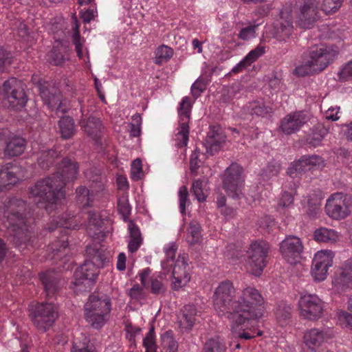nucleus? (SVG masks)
I'll return each mask as SVG.
<instances>
[{"label":"nucleus","instance_id":"423d86ee","mask_svg":"<svg viewBox=\"0 0 352 352\" xmlns=\"http://www.w3.org/2000/svg\"><path fill=\"white\" fill-rule=\"evenodd\" d=\"M111 309L109 296L91 294L85 305V317L87 322L94 329H100L109 320Z\"/></svg>","mask_w":352,"mask_h":352},{"label":"nucleus","instance_id":"a211bd4d","mask_svg":"<svg viewBox=\"0 0 352 352\" xmlns=\"http://www.w3.org/2000/svg\"><path fill=\"white\" fill-rule=\"evenodd\" d=\"M88 224L87 232L92 238L100 239L106 236L109 232L110 221L94 210H89L87 212Z\"/></svg>","mask_w":352,"mask_h":352},{"label":"nucleus","instance_id":"0eeeda50","mask_svg":"<svg viewBox=\"0 0 352 352\" xmlns=\"http://www.w3.org/2000/svg\"><path fill=\"white\" fill-rule=\"evenodd\" d=\"M235 289L230 280H224L219 283L213 295L214 307L220 316H225L234 321Z\"/></svg>","mask_w":352,"mask_h":352},{"label":"nucleus","instance_id":"39448f33","mask_svg":"<svg viewBox=\"0 0 352 352\" xmlns=\"http://www.w3.org/2000/svg\"><path fill=\"white\" fill-rule=\"evenodd\" d=\"M87 251L91 255V259L85 261L84 263L76 270L74 274V280L72 282L74 286L92 284L98 277V269L102 267L107 262V258L102 250L89 248Z\"/></svg>","mask_w":352,"mask_h":352},{"label":"nucleus","instance_id":"a18cd8bd","mask_svg":"<svg viewBox=\"0 0 352 352\" xmlns=\"http://www.w3.org/2000/svg\"><path fill=\"white\" fill-rule=\"evenodd\" d=\"M118 210L119 213L122 215L124 221H127L130 214L131 208L129 204V201L125 196L120 197L118 200Z\"/></svg>","mask_w":352,"mask_h":352},{"label":"nucleus","instance_id":"69168bd1","mask_svg":"<svg viewBox=\"0 0 352 352\" xmlns=\"http://www.w3.org/2000/svg\"><path fill=\"white\" fill-rule=\"evenodd\" d=\"M177 249V246L175 243L170 244L169 247L166 250V260H168L172 263L175 261V256Z\"/></svg>","mask_w":352,"mask_h":352},{"label":"nucleus","instance_id":"c756f323","mask_svg":"<svg viewBox=\"0 0 352 352\" xmlns=\"http://www.w3.org/2000/svg\"><path fill=\"white\" fill-rule=\"evenodd\" d=\"M12 163H8L0 167V192L7 189L8 186L14 185L17 182V177L12 168Z\"/></svg>","mask_w":352,"mask_h":352},{"label":"nucleus","instance_id":"bb28decb","mask_svg":"<svg viewBox=\"0 0 352 352\" xmlns=\"http://www.w3.org/2000/svg\"><path fill=\"white\" fill-rule=\"evenodd\" d=\"M333 283L335 287L344 290L352 285V260L346 261L340 267L336 275Z\"/></svg>","mask_w":352,"mask_h":352},{"label":"nucleus","instance_id":"dca6fc26","mask_svg":"<svg viewBox=\"0 0 352 352\" xmlns=\"http://www.w3.org/2000/svg\"><path fill=\"white\" fill-rule=\"evenodd\" d=\"M301 315L310 320L320 318L323 313V302L316 295L302 296L298 302Z\"/></svg>","mask_w":352,"mask_h":352},{"label":"nucleus","instance_id":"9b49d317","mask_svg":"<svg viewBox=\"0 0 352 352\" xmlns=\"http://www.w3.org/2000/svg\"><path fill=\"white\" fill-rule=\"evenodd\" d=\"M270 250V245L265 241L252 242L247 251L248 262L252 274L259 276L267 265V258Z\"/></svg>","mask_w":352,"mask_h":352},{"label":"nucleus","instance_id":"1a4fd4ad","mask_svg":"<svg viewBox=\"0 0 352 352\" xmlns=\"http://www.w3.org/2000/svg\"><path fill=\"white\" fill-rule=\"evenodd\" d=\"M58 317V308L52 302L38 303L31 313L34 325L43 332L47 331Z\"/></svg>","mask_w":352,"mask_h":352},{"label":"nucleus","instance_id":"7c9ffc66","mask_svg":"<svg viewBox=\"0 0 352 352\" xmlns=\"http://www.w3.org/2000/svg\"><path fill=\"white\" fill-rule=\"evenodd\" d=\"M197 309L193 305H187L182 309V314L179 319L180 327L190 329L196 320Z\"/></svg>","mask_w":352,"mask_h":352},{"label":"nucleus","instance_id":"e2e57ef3","mask_svg":"<svg viewBox=\"0 0 352 352\" xmlns=\"http://www.w3.org/2000/svg\"><path fill=\"white\" fill-rule=\"evenodd\" d=\"M294 201L293 195L290 192H285L283 194L281 199L278 202V205L281 207H287Z\"/></svg>","mask_w":352,"mask_h":352},{"label":"nucleus","instance_id":"5fc2aeb1","mask_svg":"<svg viewBox=\"0 0 352 352\" xmlns=\"http://www.w3.org/2000/svg\"><path fill=\"white\" fill-rule=\"evenodd\" d=\"M258 25H249L241 30L239 34V38L243 41L249 40L255 37L256 30Z\"/></svg>","mask_w":352,"mask_h":352},{"label":"nucleus","instance_id":"de8ad7c7","mask_svg":"<svg viewBox=\"0 0 352 352\" xmlns=\"http://www.w3.org/2000/svg\"><path fill=\"white\" fill-rule=\"evenodd\" d=\"M342 2L343 0H323L322 10L327 14L336 12L341 7Z\"/></svg>","mask_w":352,"mask_h":352},{"label":"nucleus","instance_id":"20e7f679","mask_svg":"<svg viewBox=\"0 0 352 352\" xmlns=\"http://www.w3.org/2000/svg\"><path fill=\"white\" fill-rule=\"evenodd\" d=\"M336 51L322 44L309 49V54L303 58L301 65L296 67L295 73L305 76L324 70L336 58Z\"/></svg>","mask_w":352,"mask_h":352},{"label":"nucleus","instance_id":"c03bdc74","mask_svg":"<svg viewBox=\"0 0 352 352\" xmlns=\"http://www.w3.org/2000/svg\"><path fill=\"white\" fill-rule=\"evenodd\" d=\"M204 352H225L226 346L219 338H211L204 346Z\"/></svg>","mask_w":352,"mask_h":352},{"label":"nucleus","instance_id":"79ce46f5","mask_svg":"<svg viewBox=\"0 0 352 352\" xmlns=\"http://www.w3.org/2000/svg\"><path fill=\"white\" fill-rule=\"evenodd\" d=\"M66 58L57 47H53L47 54V60L53 65H62Z\"/></svg>","mask_w":352,"mask_h":352},{"label":"nucleus","instance_id":"338daca9","mask_svg":"<svg viewBox=\"0 0 352 352\" xmlns=\"http://www.w3.org/2000/svg\"><path fill=\"white\" fill-rule=\"evenodd\" d=\"M97 11L94 9H87L85 12H81V17L85 23H89L96 16Z\"/></svg>","mask_w":352,"mask_h":352},{"label":"nucleus","instance_id":"603ef678","mask_svg":"<svg viewBox=\"0 0 352 352\" xmlns=\"http://www.w3.org/2000/svg\"><path fill=\"white\" fill-rule=\"evenodd\" d=\"M206 89V84L203 78H199L191 87V94L196 99Z\"/></svg>","mask_w":352,"mask_h":352},{"label":"nucleus","instance_id":"473e14b6","mask_svg":"<svg viewBox=\"0 0 352 352\" xmlns=\"http://www.w3.org/2000/svg\"><path fill=\"white\" fill-rule=\"evenodd\" d=\"M129 230L130 232V241L128 244L129 252L133 253L138 250L142 242L141 233L138 227L133 222L129 223Z\"/></svg>","mask_w":352,"mask_h":352},{"label":"nucleus","instance_id":"774afa93","mask_svg":"<svg viewBox=\"0 0 352 352\" xmlns=\"http://www.w3.org/2000/svg\"><path fill=\"white\" fill-rule=\"evenodd\" d=\"M199 166L198 154L195 152L192 154L190 160V169L191 173H196Z\"/></svg>","mask_w":352,"mask_h":352},{"label":"nucleus","instance_id":"680f3d73","mask_svg":"<svg viewBox=\"0 0 352 352\" xmlns=\"http://www.w3.org/2000/svg\"><path fill=\"white\" fill-rule=\"evenodd\" d=\"M142 172V161L139 158H137L132 163L131 174L133 177H135L136 179H140V175Z\"/></svg>","mask_w":352,"mask_h":352},{"label":"nucleus","instance_id":"5701e85b","mask_svg":"<svg viewBox=\"0 0 352 352\" xmlns=\"http://www.w3.org/2000/svg\"><path fill=\"white\" fill-rule=\"evenodd\" d=\"M37 88L41 98L50 109L59 107L60 102L59 92L52 83L46 81L38 82Z\"/></svg>","mask_w":352,"mask_h":352},{"label":"nucleus","instance_id":"f03ea898","mask_svg":"<svg viewBox=\"0 0 352 352\" xmlns=\"http://www.w3.org/2000/svg\"><path fill=\"white\" fill-rule=\"evenodd\" d=\"M4 215L14 243L20 246L30 241L31 231L28 225V217L30 212L28 210L26 202L16 197L10 199L6 204Z\"/></svg>","mask_w":352,"mask_h":352},{"label":"nucleus","instance_id":"c85d7f7f","mask_svg":"<svg viewBox=\"0 0 352 352\" xmlns=\"http://www.w3.org/2000/svg\"><path fill=\"white\" fill-rule=\"evenodd\" d=\"M329 335L318 329H311L304 335V341L308 348L314 352L321 346L325 340L329 338Z\"/></svg>","mask_w":352,"mask_h":352},{"label":"nucleus","instance_id":"393cba45","mask_svg":"<svg viewBox=\"0 0 352 352\" xmlns=\"http://www.w3.org/2000/svg\"><path fill=\"white\" fill-rule=\"evenodd\" d=\"M292 11L291 5L284 6L280 12V18L274 23L276 34H282L280 35V37H288L291 34L293 28Z\"/></svg>","mask_w":352,"mask_h":352},{"label":"nucleus","instance_id":"ddd939ff","mask_svg":"<svg viewBox=\"0 0 352 352\" xmlns=\"http://www.w3.org/2000/svg\"><path fill=\"white\" fill-rule=\"evenodd\" d=\"M192 104L189 97H184L180 107L178 109L179 114V123L177 129L178 132L176 134L177 145L179 147L187 145L189 137V126L188 122L190 116V110Z\"/></svg>","mask_w":352,"mask_h":352},{"label":"nucleus","instance_id":"4d7b16f0","mask_svg":"<svg viewBox=\"0 0 352 352\" xmlns=\"http://www.w3.org/2000/svg\"><path fill=\"white\" fill-rule=\"evenodd\" d=\"M162 341L164 346L168 348V352H177V343L174 340L170 332L166 331L163 334Z\"/></svg>","mask_w":352,"mask_h":352},{"label":"nucleus","instance_id":"3c124183","mask_svg":"<svg viewBox=\"0 0 352 352\" xmlns=\"http://www.w3.org/2000/svg\"><path fill=\"white\" fill-rule=\"evenodd\" d=\"M264 53L265 47L258 45L255 49L250 51L243 59L248 64V65H250L253 62L256 60Z\"/></svg>","mask_w":352,"mask_h":352},{"label":"nucleus","instance_id":"0e129e2a","mask_svg":"<svg viewBox=\"0 0 352 352\" xmlns=\"http://www.w3.org/2000/svg\"><path fill=\"white\" fill-rule=\"evenodd\" d=\"M338 318L340 321L346 323V324L352 329V314L345 311H340L338 313Z\"/></svg>","mask_w":352,"mask_h":352},{"label":"nucleus","instance_id":"a878e982","mask_svg":"<svg viewBox=\"0 0 352 352\" xmlns=\"http://www.w3.org/2000/svg\"><path fill=\"white\" fill-rule=\"evenodd\" d=\"M26 140L19 135H12L6 140L4 156L8 159L18 157L23 153L26 148Z\"/></svg>","mask_w":352,"mask_h":352},{"label":"nucleus","instance_id":"09e8293b","mask_svg":"<svg viewBox=\"0 0 352 352\" xmlns=\"http://www.w3.org/2000/svg\"><path fill=\"white\" fill-rule=\"evenodd\" d=\"M324 131L322 130L313 131L310 134L307 135L306 140L307 144L313 147L319 146L324 138Z\"/></svg>","mask_w":352,"mask_h":352},{"label":"nucleus","instance_id":"6e6d98bb","mask_svg":"<svg viewBox=\"0 0 352 352\" xmlns=\"http://www.w3.org/2000/svg\"><path fill=\"white\" fill-rule=\"evenodd\" d=\"M71 224L67 218L57 217L56 219H53L47 229L50 232H53L57 227L69 228Z\"/></svg>","mask_w":352,"mask_h":352},{"label":"nucleus","instance_id":"a19ab883","mask_svg":"<svg viewBox=\"0 0 352 352\" xmlns=\"http://www.w3.org/2000/svg\"><path fill=\"white\" fill-rule=\"evenodd\" d=\"M76 199L82 206H89L92 201V195L89 190L84 186H80L76 189Z\"/></svg>","mask_w":352,"mask_h":352},{"label":"nucleus","instance_id":"4c0bfd02","mask_svg":"<svg viewBox=\"0 0 352 352\" xmlns=\"http://www.w3.org/2000/svg\"><path fill=\"white\" fill-rule=\"evenodd\" d=\"M173 54V51L170 47L166 45L160 46L155 51V63L160 65L164 62H167Z\"/></svg>","mask_w":352,"mask_h":352},{"label":"nucleus","instance_id":"e433bc0d","mask_svg":"<svg viewBox=\"0 0 352 352\" xmlns=\"http://www.w3.org/2000/svg\"><path fill=\"white\" fill-rule=\"evenodd\" d=\"M201 226L197 221H192L188 228V241L190 245L198 243L201 239Z\"/></svg>","mask_w":352,"mask_h":352},{"label":"nucleus","instance_id":"ea45409f","mask_svg":"<svg viewBox=\"0 0 352 352\" xmlns=\"http://www.w3.org/2000/svg\"><path fill=\"white\" fill-rule=\"evenodd\" d=\"M241 89L239 84L232 85V86L224 88L221 96V100L225 103H230L232 100L236 98L237 94Z\"/></svg>","mask_w":352,"mask_h":352},{"label":"nucleus","instance_id":"b1692460","mask_svg":"<svg viewBox=\"0 0 352 352\" xmlns=\"http://www.w3.org/2000/svg\"><path fill=\"white\" fill-rule=\"evenodd\" d=\"M226 142V136L219 126H212L208 131L205 142L203 143L206 153L214 155L223 147Z\"/></svg>","mask_w":352,"mask_h":352},{"label":"nucleus","instance_id":"58836bf2","mask_svg":"<svg viewBox=\"0 0 352 352\" xmlns=\"http://www.w3.org/2000/svg\"><path fill=\"white\" fill-rule=\"evenodd\" d=\"M281 169L280 164L278 162H271L261 170V175L263 179L268 180L271 177L278 175Z\"/></svg>","mask_w":352,"mask_h":352},{"label":"nucleus","instance_id":"f8f14e48","mask_svg":"<svg viewBox=\"0 0 352 352\" xmlns=\"http://www.w3.org/2000/svg\"><path fill=\"white\" fill-rule=\"evenodd\" d=\"M350 197L343 193L338 192L331 195L327 199L325 212L333 219H344L350 213Z\"/></svg>","mask_w":352,"mask_h":352},{"label":"nucleus","instance_id":"8fccbe9b","mask_svg":"<svg viewBox=\"0 0 352 352\" xmlns=\"http://www.w3.org/2000/svg\"><path fill=\"white\" fill-rule=\"evenodd\" d=\"M338 80L344 82L352 79V60L344 65L338 72Z\"/></svg>","mask_w":352,"mask_h":352},{"label":"nucleus","instance_id":"f704fd0d","mask_svg":"<svg viewBox=\"0 0 352 352\" xmlns=\"http://www.w3.org/2000/svg\"><path fill=\"white\" fill-rule=\"evenodd\" d=\"M315 240L324 243H334L338 239L337 232L331 229L320 228L317 229L314 234Z\"/></svg>","mask_w":352,"mask_h":352},{"label":"nucleus","instance_id":"7ed1b4c3","mask_svg":"<svg viewBox=\"0 0 352 352\" xmlns=\"http://www.w3.org/2000/svg\"><path fill=\"white\" fill-rule=\"evenodd\" d=\"M236 311L234 321L236 324H243L250 320H256L263 316L264 298L258 290L248 287L235 299Z\"/></svg>","mask_w":352,"mask_h":352},{"label":"nucleus","instance_id":"f3484780","mask_svg":"<svg viewBox=\"0 0 352 352\" xmlns=\"http://www.w3.org/2000/svg\"><path fill=\"white\" fill-rule=\"evenodd\" d=\"M333 264V256L331 251L318 252L313 259L311 276L316 281L324 280L327 274L328 268Z\"/></svg>","mask_w":352,"mask_h":352},{"label":"nucleus","instance_id":"37998d69","mask_svg":"<svg viewBox=\"0 0 352 352\" xmlns=\"http://www.w3.org/2000/svg\"><path fill=\"white\" fill-rule=\"evenodd\" d=\"M249 109L250 113L259 116H264L270 113L272 109L270 107L266 106L264 102L261 101H254L250 104Z\"/></svg>","mask_w":352,"mask_h":352},{"label":"nucleus","instance_id":"2eb2a0df","mask_svg":"<svg viewBox=\"0 0 352 352\" xmlns=\"http://www.w3.org/2000/svg\"><path fill=\"white\" fill-rule=\"evenodd\" d=\"M80 111L82 118L79 121L80 126L89 138L93 140L96 144L101 145L102 138L104 132V127L102 121L92 114L85 113L82 107H81Z\"/></svg>","mask_w":352,"mask_h":352},{"label":"nucleus","instance_id":"6e6552de","mask_svg":"<svg viewBox=\"0 0 352 352\" xmlns=\"http://www.w3.org/2000/svg\"><path fill=\"white\" fill-rule=\"evenodd\" d=\"M25 85L15 78L6 80L0 87V102L9 108L21 109L28 100Z\"/></svg>","mask_w":352,"mask_h":352},{"label":"nucleus","instance_id":"412c9836","mask_svg":"<svg viewBox=\"0 0 352 352\" xmlns=\"http://www.w3.org/2000/svg\"><path fill=\"white\" fill-rule=\"evenodd\" d=\"M39 277L47 297L54 296L65 283L60 274L54 270L41 272Z\"/></svg>","mask_w":352,"mask_h":352},{"label":"nucleus","instance_id":"72a5a7b5","mask_svg":"<svg viewBox=\"0 0 352 352\" xmlns=\"http://www.w3.org/2000/svg\"><path fill=\"white\" fill-rule=\"evenodd\" d=\"M59 155L60 153L55 149L42 151L38 157V165L43 169H47L54 164L55 159L58 158Z\"/></svg>","mask_w":352,"mask_h":352},{"label":"nucleus","instance_id":"052dcab7","mask_svg":"<svg viewBox=\"0 0 352 352\" xmlns=\"http://www.w3.org/2000/svg\"><path fill=\"white\" fill-rule=\"evenodd\" d=\"M71 352H92V346L87 342L81 343L74 341Z\"/></svg>","mask_w":352,"mask_h":352},{"label":"nucleus","instance_id":"13d9d810","mask_svg":"<svg viewBox=\"0 0 352 352\" xmlns=\"http://www.w3.org/2000/svg\"><path fill=\"white\" fill-rule=\"evenodd\" d=\"M202 186L203 181L200 179L195 180L193 182L192 186V191L199 202L204 201L206 199L203 192Z\"/></svg>","mask_w":352,"mask_h":352},{"label":"nucleus","instance_id":"aec40b11","mask_svg":"<svg viewBox=\"0 0 352 352\" xmlns=\"http://www.w3.org/2000/svg\"><path fill=\"white\" fill-rule=\"evenodd\" d=\"M322 160L318 155L302 156L298 160L291 164L287 169V175L292 178L300 176L316 166H320Z\"/></svg>","mask_w":352,"mask_h":352},{"label":"nucleus","instance_id":"49530a36","mask_svg":"<svg viewBox=\"0 0 352 352\" xmlns=\"http://www.w3.org/2000/svg\"><path fill=\"white\" fill-rule=\"evenodd\" d=\"M144 346L146 349L145 352H157L155 342L154 327L151 326L146 337L143 340Z\"/></svg>","mask_w":352,"mask_h":352},{"label":"nucleus","instance_id":"2f4dec72","mask_svg":"<svg viewBox=\"0 0 352 352\" xmlns=\"http://www.w3.org/2000/svg\"><path fill=\"white\" fill-rule=\"evenodd\" d=\"M59 131L62 138H72L76 133L74 119L70 116H63L58 121Z\"/></svg>","mask_w":352,"mask_h":352},{"label":"nucleus","instance_id":"bf43d9fd","mask_svg":"<svg viewBox=\"0 0 352 352\" xmlns=\"http://www.w3.org/2000/svg\"><path fill=\"white\" fill-rule=\"evenodd\" d=\"M151 290L154 294L159 295L164 294L166 288L164 284L155 278H151Z\"/></svg>","mask_w":352,"mask_h":352},{"label":"nucleus","instance_id":"6ab92c4d","mask_svg":"<svg viewBox=\"0 0 352 352\" xmlns=\"http://www.w3.org/2000/svg\"><path fill=\"white\" fill-rule=\"evenodd\" d=\"M188 256L186 254L179 255L172 270V288L178 290L185 286L190 279L188 272Z\"/></svg>","mask_w":352,"mask_h":352},{"label":"nucleus","instance_id":"4be33fe9","mask_svg":"<svg viewBox=\"0 0 352 352\" xmlns=\"http://www.w3.org/2000/svg\"><path fill=\"white\" fill-rule=\"evenodd\" d=\"M306 122V116L302 112L291 113L281 120L279 129L283 133L291 135L299 131Z\"/></svg>","mask_w":352,"mask_h":352},{"label":"nucleus","instance_id":"864d4df0","mask_svg":"<svg viewBox=\"0 0 352 352\" xmlns=\"http://www.w3.org/2000/svg\"><path fill=\"white\" fill-rule=\"evenodd\" d=\"M12 63L10 53L0 47V72H3Z\"/></svg>","mask_w":352,"mask_h":352},{"label":"nucleus","instance_id":"f257e3e1","mask_svg":"<svg viewBox=\"0 0 352 352\" xmlns=\"http://www.w3.org/2000/svg\"><path fill=\"white\" fill-rule=\"evenodd\" d=\"M78 164L69 157L63 158L56 166V172L50 177L38 181L30 188V194L36 204L42 202L55 203L64 196L63 189L67 183L74 181L78 174Z\"/></svg>","mask_w":352,"mask_h":352},{"label":"nucleus","instance_id":"4468645a","mask_svg":"<svg viewBox=\"0 0 352 352\" xmlns=\"http://www.w3.org/2000/svg\"><path fill=\"white\" fill-rule=\"evenodd\" d=\"M304 246L301 239L294 235H289L280 243V252L283 258L294 265L300 262Z\"/></svg>","mask_w":352,"mask_h":352},{"label":"nucleus","instance_id":"9d476101","mask_svg":"<svg viewBox=\"0 0 352 352\" xmlns=\"http://www.w3.org/2000/svg\"><path fill=\"white\" fill-rule=\"evenodd\" d=\"M223 188L228 196L239 198L244 183L243 168L237 163H232L222 175Z\"/></svg>","mask_w":352,"mask_h":352},{"label":"nucleus","instance_id":"c9c22d12","mask_svg":"<svg viewBox=\"0 0 352 352\" xmlns=\"http://www.w3.org/2000/svg\"><path fill=\"white\" fill-rule=\"evenodd\" d=\"M276 318L282 325L287 323L292 316V307L285 302H280L278 304L275 312Z\"/></svg>","mask_w":352,"mask_h":352},{"label":"nucleus","instance_id":"cd10ccee","mask_svg":"<svg viewBox=\"0 0 352 352\" xmlns=\"http://www.w3.org/2000/svg\"><path fill=\"white\" fill-rule=\"evenodd\" d=\"M317 6L314 2L307 1L301 7L298 16L299 25L303 28H309L318 17Z\"/></svg>","mask_w":352,"mask_h":352}]
</instances>
